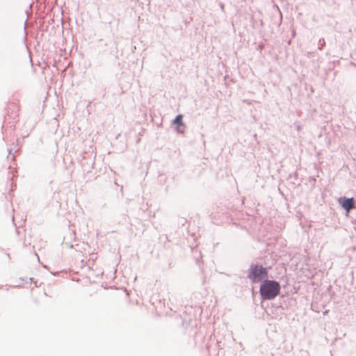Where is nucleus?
Masks as SVG:
<instances>
[{
    "instance_id": "1",
    "label": "nucleus",
    "mask_w": 356,
    "mask_h": 356,
    "mask_svg": "<svg viewBox=\"0 0 356 356\" xmlns=\"http://www.w3.org/2000/svg\"><path fill=\"white\" fill-rule=\"evenodd\" d=\"M260 294L263 299L270 300L275 298L280 293V286L277 282L265 280L260 286Z\"/></svg>"
},
{
    "instance_id": "2",
    "label": "nucleus",
    "mask_w": 356,
    "mask_h": 356,
    "mask_svg": "<svg viewBox=\"0 0 356 356\" xmlns=\"http://www.w3.org/2000/svg\"><path fill=\"white\" fill-rule=\"evenodd\" d=\"M268 270L262 266L252 265L249 269L248 277L253 283H258L267 278Z\"/></svg>"
},
{
    "instance_id": "3",
    "label": "nucleus",
    "mask_w": 356,
    "mask_h": 356,
    "mask_svg": "<svg viewBox=\"0 0 356 356\" xmlns=\"http://www.w3.org/2000/svg\"><path fill=\"white\" fill-rule=\"evenodd\" d=\"M339 204L341 205V207L347 211V212H349V211L353 209L355 206V200L352 198H346V197H341L339 200Z\"/></svg>"
},
{
    "instance_id": "4",
    "label": "nucleus",
    "mask_w": 356,
    "mask_h": 356,
    "mask_svg": "<svg viewBox=\"0 0 356 356\" xmlns=\"http://www.w3.org/2000/svg\"><path fill=\"white\" fill-rule=\"evenodd\" d=\"M183 116L182 115H178L175 119L174 120V124L176 125V129L178 132L184 133V124L182 121Z\"/></svg>"
},
{
    "instance_id": "5",
    "label": "nucleus",
    "mask_w": 356,
    "mask_h": 356,
    "mask_svg": "<svg viewBox=\"0 0 356 356\" xmlns=\"http://www.w3.org/2000/svg\"><path fill=\"white\" fill-rule=\"evenodd\" d=\"M10 106H11L12 107H13V108L16 110V112H15V113L17 114V113H18V112H19V108L18 105H16V104H10Z\"/></svg>"
}]
</instances>
